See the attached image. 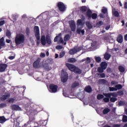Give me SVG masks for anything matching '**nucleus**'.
Instances as JSON below:
<instances>
[{"mask_svg":"<svg viewBox=\"0 0 127 127\" xmlns=\"http://www.w3.org/2000/svg\"><path fill=\"white\" fill-rule=\"evenodd\" d=\"M24 41H25V36H24V35L19 33L16 35L15 43L16 45L22 44V43H24Z\"/></svg>","mask_w":127,"mask_h":127,"instance_id":"nucleus-1","label":"nucleus"},{"mask_svg":"<svg viewBox=\"0 0 127 127\" xmlns=\"http://www.w3.org/2000/svg\"><path fill=\"white\" fill-rule=\"evenodd\" d=\"M34 30L35 32V36L38 40V41H39L40 40V34L39 33V27L38 26H35L34 27Z\"/></svg>","mask_w":127,"mask_h":127,"instance_id":"nucleus-2","label":"nucleus"},{"mask_svg":"<svg viewBox=\"0 0 127 127\" xmlns=\"http://www.w3.org/2000/svg\"><path fill=\"white\" fill-rule=\"evenodd\" d=\"M57 6L60 11H65V10L66 9V6H65L64 3L62 2H59Z\"/></svg>","mask_w":127,"mask_h":127,"instance_id":"nucleus-3","label":"nucleus"},{"mask_svg":"<svg viewBox=\"0 0 127 127\" xmlns=\"http://www.w3.org/2000/svg\"><path fill=\"white\" fill-rule=\"evenodd\" d=\"M50 90H51V93H56L57 90H58V86L51 84H50Z\"/></svg>","mask_w":127,"mask_h":127,"instance_id":"nucleus-4","label":"nucleus"},{"mask_svg":"<svg viewBox=\"0 0 127 127\" xmlns=\"http://www.w3.org/2000/svg\"><path fill=\"white\" fill-rule=\"evenodd\" d=\"M69 23L71 31H72L73 32H75V31H76V24H75V21H69Z\"/></svg>","mask_w":127,"mask_h":127,"instance_id":"nucleus-5","label":"nucleus"},{"mask_svg":"<svg viewBox=\"0 0 127 127\" xmlns=\"http://www.w3.org/2000/svg\"><path fill=\"white\" fill-rule=\"evenodd\" d=\"M65 66L67 67L68 70H69V71H71V72L74 71V69H75V67L76 66L74 64H72L69 63L65 64Z\"/></svg>","mask_w":127,"mask_h":127,"instance_id":"nucleus-6","label":"nucleus"},{"mask_svg":"<svg viewBox=\"0 0 127 127\" xmlns=\"http://www.w3.org/2000/svg\"><path fill=\"white\" fill-rule=\"evenodd\" d=\"M11 109L12 111H21V108L16 104H13L11 105Z\"/></svg>","mask_w":127,"mask_h":127,"instance_id":"nucleus-7","label":"nucleus"},{"mask_svg":"<svg viewBox=\"0 0 127 127\" xmlns=\"http://www.w3.org/2000/svg\"><path fill=\"white\" fill-rule=\"evenodd\" d=\"M7 67V64H0V72H4Z\"/></svg>","mask_w":127,"mask_h":127,"instance_id":"nucleus-8","label":"nucleus"},{"mask_svg":"<svg viewBox=\"0 0 127 127\" xmlns=\"http://www.w3.org/2000/svg\"><path fill=\"white\" fill-rule=\"evenodd\" d=\"M40 58H38L36 61H35L33 64L34 68H39V63H40Z\"/></svg>","mask_w":127,"mask_h":127,"instance_id":"nucleus-9","label":"nucleus"},{"mask_svg":"<svg viewBox=\"0 0 127 127\" xmlns=\"http://www.w3.org/2000/svg\"><path fill=\"white\" fill-rule=\"evenodd\" d=\"M5 46V42H4V38L2 37L1 39H0V50L2 48V47H4Z\"/></svg>","mask_w":127,"mask_h":127,"instance_id":"nucleus-10","label":"nucleus"},{"mask_svg":"<svg viewBox=\"0 0 127 127\" xmlns=\"http://www.w3.org/2000/svg\"><path fill=\"white\" fill-rule=\"evenodd\" d=\"M75 74H78V75H80V74H82V70L80 68L78 67H76V66H75L73 71Z\"/></svg>","mask_w":127,"mask_h":127,"instance_id":"nucleus-11","label":"nucleus"},{"mask_svg":"<svg viewBox=\"0 0 127 127\" xmlns=\"http://www.w3.org/2000/svg\"><path fill=\"white\" fill-rule=\"evenodd\" d=\"M67 81H68V73L66 72L64 73V76L62 77V82L63 83H66Z\"/></svg>","mask_w":127,"mask_h":127,"instance_id":"nucleus-12","label":"nucleus"},{"mask_svg":"<svg viewBox=\"0 0 127 127\" xmlns=\"http://www.w3.org/2000/svg\"><path fill=\"white\" fill-rule=\"evenodd\" d=\"M41 44L43 45H46V37L45 35H43L41 38Z\"/></svg>","mask_w":127,"mask_h":127,"instance_id":"nucleus-13","label":"nucleus"},{"mask_svg":"<svg viewBox=\"0 0 127 127\" xmlns=\"http://www.w3.org/2000/svg\"><path fill=\"white\" fill-rule=\"evenodd\" d=\"M76 33H77V34H81V35H84V34H85V30H82L81 28H78L76 29Z\"/></svg>","mask_w":127,"mask_h":127,"instance_id":"nucleus-14","label":"nucleus"},{"mask_svg":"<svg viewBox=\"0 0 127 127\" xmlns=\"http://www.w3.org/2000/svg\"><path fill=\"white\" fill-rule=\"evenodd\" d=\"M123 40L124 37H123V35H122L121 34L119 35L117 39V41H118L119 43H123Z\"/></svg>","mask_w":127,"mask_h":127,"instance_id":"nucleus-15","label":"nucleus"},{"mask_svg":"<svg viewBox=\"0 0 127 127\" xmlns=\"http://www.w3.org/2000/svg\"><path fill=\"white\" fill-rule=\"evenodd\" d=\"M46 42H47V43L49 44V45H50V44L52 43V42H51V39L50 38V36L49 35H46Z\"/></svg>","mask_w":127,"mask_h":127,"instance_id":"nucleus-16","label":"nucleus"},{"mask_svg":"<svg viewBox=\"0 0 127 127\" xmlns=\"http://www.w3.org/2000/svg\"><path fill=\"white\" fill-rule=\"evenodd\" d=\"M10 96V95L8 94L6 95H2L0 96V99L1 101H5V100H6L8 98H9Z\"/></svg>","mask_w":127,"mask_h":127,"instance_id":"nucleus-17","label":"nucleus"},{"mask_svg":"<svg viewBox=\"0 0 127 127\" xmlns=\"http://www.w3.org/2000/svg\"><path fill=\"white\" fill-rule=\"evenodd\" d=\"M84 91L86 92V93H92V87H91L90 86H87L85 87Z\"/></svg>","mask_w":127,"mask_h":127,"instance_id":"nucleus-18","label":"nucleus"},{"mask_svg":"<svg viewBox=\"0 0 127 127\" xmlns=\"http://www.w3.org/2000/svg\"><path fill=\"white\" fill-rule=\"evenodd\" d=\"M101 67H102L104 70H106L107 69V67L108 66V64L105 62H103L100 64Z\"/></svg>","mask_w":127,"mask_h":127,"instance_id":"nucleus-19","label":"nucleus"},{"mask_svg":"<svg viewBox=\"0 0 127 127\" xmlns=\"http://www.w3.org/2000/svg\"><path fill=\"white\" fill-rule=\"evenodd\" d=\"M6 121H7V120L5 119V117H4V116L0 117V124H4V123H5Z\"/></svg>","mask_w":127,"mask_h":127,"instance_id":"nucleus-20","label":"nucleus"},{"mask_svg":"<svg viewBox=\"0 0 127 127\" xmlns=\"http://www.w3.org/2000/svg\"><path fill=\"white\" fill-rule=\"evenodd\" d=\"M111 54L106 53L104 55V58L105 60H110V58H111Z\"/></svg>","mask_w":127,"mask_h":127,"instance_id":"nucleus-21","label":"nucleus"},{"mask_svg":"<svg viewBox=\"0 0 127 127\" xmlns=\"http://www.w3.org/2000/svg\"><path fill=\"white\" fill-rule=\"evenodd\" d=\"M86 25L88 29H92L93 28V25L90 23L89 21L86 22Z\"/></svg>","mask_w":127,"mask_h":127,"instance_id":"nucleus-22","label":"nucleus"},{"mask_svg":"<svg viewBox=\"0 0 127 127\" xmlns=\"http://www.w3.org/2000/svg\"><path fill=\"white\" fill-rule=\"evenodd\" d=\"M76 61L77 60H76V59L74 58H69L67 60V62H68V63H75Z\"/></svg>","mask_w":127,"mask_h":127,"instance_id":"nucleus-23","label":"nucleus"},{"mask_svg":"<svg viewBox=\"0 0 127 127\" xmlns=\"http://www.w3.org/2000/svg\"><path fill=\"white\" fill-rule=\"evenodd\" d=\"M104 25V22L102 21H99V22H97L96 24V27H101L102 25Z\"/></svg>","mask_w":127,"mask_h":127,"instance_id":"nucleus-24","label":"nucleus"},{"mask_svg":"<svg viewBox=\"0 0 127 127\" xmlns=\"http://www.w3.org/2000/svg\"><path fill=\"white\" fill-rule=\"evenodd\" d=\"M80 10L82 12H86V10H88V8L86 6H82L80 8Z\"/></svg>","mask_w":127,"mask_h":127,"instance_id":"nucleus-25","label":"nucleus"},{"mask_svg":"<svg viewBox=\"0 0 127 127\" xmlns=\"http://www.w3.org/2000/svg\"><path fill=\"white\" fill-rule=\"evenodd\" d=\"M92 14V11L90 9H88L86 12L87 17H89V18H91Z\"/></svg>","mask_w":127,"mask_h":127,"instance_id":"nucleus-26","label":"nucleus"},{"mask_svg":"<svg viewBox=\"0 0 127 127\" xmlns=\"http://www.w3.org/2000/svg\"><path fill=\"white\" fill-rule=\"evenodd\" d=\"M69 53L70 55H74V54L77 53V50L75 48L72 49L69 51Z\"/></svg>","mask_w":127,"mask_h":127,"instance_id":"nucleus-27","label":"nucleus"},{"mask_svg":"<svg viewBox=\"0 0 127 127\" xmlns=\"http://www.w3.org/2000/svg\"><path fill=\"white\" fill-rule=\"evenodd\" d=\"M118 69L121 73H124V72L126 71V69L125 68V67L122 65L119 66L118 67Z\"/></svg>","mask_w":127,"mask_h":127,"instance_id":"nucleus-28","label":"nucleus"},{"mask_svg":"<svg viewBox=\"0 0 127 127\" xmlns=\"http://www.w3.org/2000/svg\"><path fill=\"white\" fill-rule=\"evenodd\" d=\"M111 112V109L109 108H105L103 111V114L104 115H107L108 113H110Z\"/></svg>","mask_w":127,"mask_h":127,"instance_id":"nucleus-29","label":"nucleus"},{"mask_svg":"<svg viewBox=\"0 0 127 127\" xmlns=\"http://www.w3.org/2000/svg\"><path fill=\"white\" fill-rule=\"evenodd\" d=\"M99 84H101L102 85H105V84H106V83H107V80H106V79H99L98 81Z\"/></svg>","mask_w":127,"mask_h":127,"instance_id":"nucleus-30","label":"nucleus"},{"mask_svg":"<svg viewBox=\"0 0 127 127\" xmlns=\"http://www.w3.org/2000/svg\"><path fill=\"white\" fill-rule=\"evenodd\" d=\"M78 86H79V82L75 81L73 83H72L71 87L74 89V88H76V87H78Z\"/></svg>","mask_w":127,"mask_h":127,"instance_id":"nucleus-31","label":"nucleus"},{"mask_svg":"<svg viewBox=\"0 0 127 127\" xmlns=\"http://www.w3.org/2000/svg\"><path fill=\"white\" fill-rule=\"evenodd\" d=\"M70 39V35L66 34L64 37V41H68Z\"/></svg>","mask_w":127,"mask_h":127,"instance_id":"nucleus-32","label":"nucleus"},{"mask_svg":"<svg viewBox=\"0 0 127 127\" xmlns=\"http://www.w3.org/2000/svg\"><path fill=\"white\" fill-rule=\"evenodd\" d=\"M97 17H98V14L96 13H93L91 15V18H92V19H97Z\"/></svg>","mask_w":127,"mask_h":127,"instance_id":"nucleus-33","label":"nucleus"},{"mask_svg":"<svg viewBox=\"0 0 127 127\" xmlns=\"http://www.w3.org/2000/svg\"><path fill=\"white\" fill-rule=\"evenodd\" d=\"M115 88L117 89V91L118 90H121V89L123 88V85L122 84H117L115 86Z\"/></svg>","mask_w":127,"mask_h":127,"instance_id":"nucleus-34","label":"nucleus"},{"mask_svg":"<svg viewBox=\"0 0 127 127\" xmlns=\"http://www.w3.org/2000/svg\"><path fill=\"white\" fill-rule=\"evenodd\" d=\"M101 11L102 13L106 14V13H108V9L105 7H103Z\"/></svg>","mask_w":127,"mask_h":127,"instance_id":"nucleus-35","label":"nucleus"},{"mask_svg":"<svg viewBox=\"0 0 127 127\" xmlns=\"http://www.w3.org/2000/svg\"><path fill=\"white\" fill-rule=\"evenodd\" d=\"M6 36H7V37L8 38H10L11 36V32L10 31L7 30L6 32Z\"/></svg>","mask_w":127,"mask_h":127,"instance_id":"nucleus-36","label":"nucleus"},{"mask_svg":"<svg viewBox=\"0 0 127 127\" xmlns=\"http://www.w3.org/2000/svg\"><path fill=\"white\" fill-rule=\"evenodd\" d=\"M95 61L99 63V62H101L102 61V59L100 57H95Z\"/></svg>","mask_w":127,"mask_h":127,"instance_id":"nucleus-37","label":"nucleus"},{"mask_svg":"<svg viewBox=\"0 0 127 127\" xmlns=\"http://www.w3.org/2000/svg\"><path fill=\"white\" fill-rule=\"evenodd\" d=\"M62 34L61 33H60L59 35L56 36L54 40V42H57L58 41V38L61 36Z\"/></svg>","mask_w":127,"mask_h":127,"instance_id":"nucleus-38","label":"nucleus"},{"mask_svg":"<svg viewBox=\"0 0 127 127\" xmlns=\"http://www.w3.org/2000/svg\"><path fill=\"white\" fill-rule=\"evenodd\" d=\"M104 70H105L104 68H103L102 67H99L97 69V71L98 72H99V73H103V72H104Z\"/></svg>","mask_w":127,"mask_h":127,"instance_id":"nucleus-39","label":"nucleus"},{"mask_svg":"<svg viewBox=\"0 0 127 127\" xmlns=\"http://www.w3.org/2000/svg\"><path fill=\"white\" fill-rule=\"evenodd\" d=\"M31 122H32V120L29 119V121L24 125V127H27L29 125H30V124H31Z\"/></svg>","mask_w":127,"mask_h":127,"instance_id":"nucleus-40","label":"nucleus"},{"mask_svg":"<svg viewBox=\"0 0 127 127\" xmlns=\"http://www.w3.org/2000/svg\"><path fill=\"white\" fill-rule=\"evenodd\" d=\"M97 100H102L104 99V95L103 94H98L97 96Z\"/></svg>","mask_w":127,"mask_h":127,"instance_id":"nucleus-41","label":"nucleus"},{"mask_svg":"<svg viewBox=\"0 0 127 127\" xmlns=\"http://www.w3.org/2000/svg\"><path fill=\"white\" fill-rule=\"evenodd\" d=\"M113 14L115 17H119V16H120V13H119V12L117 10L114 12Z\"/></svg>","mask_w":127,"mask_h":127,"instance_id":"nucleus-42","label":"nucleus"},{"mask_svg":"<svg viewBox=\"0 0 127 127\" xmlns=\"http://www.w3.org/2000/svg\"><path fill=\"white\" fill-rule=\"evenodd\" d=\"M118 101V98H116V97H112L110 98V101L112 103H115V102Z\"/></svg>","mask_w":127,"mask_h":127,"instance_id":"nucleus-43","label":"nucleus"},{"mask_svg":"<svg viewBox=\"0 0 127 127\" xmlns=\"http://www.w3.org/2000/svg\"><path fill=\"white\" fill-rule=\"evenodd\" d=\"M77 25H83V22L82 21V20H81V19L77 20Z\"/></svg>","mask_w":127,"mask_h":127,"instance_id":"nucleus-44","label":"nucleus"},{"mask_svg":"<svg viewBox=\"0 0 127 127\" xmlns=\"http://www.w3.org/2000/svg\"><path fill=\"white\" fill-rule=\"evenodd\" d=\"M118 96H123L124 95V91L123 90H119L117 92Z\"/></svg>","mask_w":127,"mask_h":127,"instance_id":"nucleus-45","label":"nucleus"},{"mask_svg":"<svg viewBox=\"0 0 127 127\" xmlns=\"http://www.w3.org/2000/svg\"><path fill=\"white\" fill-rule=\"evenodd\" d=\"M104 96H105V97H106V98H108L109 99H110V98H111V93H105L104 94Z\"/></svg>","mask_w":127,"mask_h":127,"instance_id":"nucleus-46","label":"nucleus"},{"mask_svg":"<svg viewBox=\"0 0 127 127\" xmlns=\"http://www.w3.org/2000/svg\"><path fill=\"white\" fill-rule=\"evenodd\" d=\"M98 75L100 76L101 78H105L106 77V74L104 73H98Z\"/></svg>","mask_w":127,"mask_h":127,"instance_id":"nucleus-47","label":"nucleus"},{"mask_svg":"<svg viewBox=\"0 0 127 127\" xmlns=\"http://www.w3.org/2000/svg\"><path fill=\"white\" fill-rule=\"evenodd\" d=\"M86 61L85 62V63H86V64H89V63H91V59L89 57H87L86 58Z\"/></svg>","mask_w":127,"mask_h":127,"instance_id":"nucleus-48","label":"nucleus"},{"mask_svg":"<svg viewBox=\"0 0 127 127\" xmlns=\"http://www.w3.org/2000/svg\"><path fill=\"white\" fill-rule=\"evenodd\" d=\"M103 101L105 103H109L110 102V98L105 97L103 99Z\"/></svg>","mask_w":127,"mask_h":127,"instance_id":"nucleus-49","label":"nucleus"},{"mask_svg":"<svg viewBox=\"0 0 127 127\" xmlns=\"http://www.w3.org/2000/svg\"><path fill=\"white\" fill-rule=\"evenodd\" d=\"M123 123H127V116H123Z\"/></svg>","mask_w":127,"mask_h":127,"instance_id":"nucleus-50","label":"nucleus"},{"mask_svg":"<svg viewBox=\"0 0 127 127\" xmlns=\"http://www.w3.org/2000/svg\"><path fill=\"white\" fill-rule=\"evenodd\" d=\"M109 91L110 92H114V91H117L116 87H109Z\"/></svg>","mask_w":127,"mask_h":127,"instance_id":"nucleus-51","label":"nucleus"},{"mask_svg":"<svg viewBox=\"0 0 127 127\" xmlns=\"http://www.w3.org/2000/svg\"><path fill=\"white\" fill-rule=\"evenodd\" d=\"M65 55V52H62L60 54V58H62V57H64V56Z\"/></svg>","mask_w":127,"mask_h":127,"instance_id":"nucleus-52","label":"nucleus"},{"mask_svg":"<svg viewBox=\"0 0 127 127\" xmlns=\"http://www.w3.org/2000/svg\"><path fill=\"white\" fill-rule=\"evenodd\" d=\"M6 104L5 103H1L0 104V108L1 109H2V108H4L5 107H6Z\"/></svg>","mask_w":127,"mask_h":127,"instance_id":"nucleus-53","label":"nucleus"},{"mask_svg":"<svg viewBox=\"0 0 127 127\" xmlns=\"http://www.w3.org/2000/svg\"><path fill=\"white\" fill-rule=\"evenodd\" d=\"M14 101H15V100L13 98H11L8 99L9 103H13V102H14Z\"/></svg>","mask_w":127,"mask_h":127,"instance_id":"nucleus-54","label":"nucleus"},{"mask_svg":"<svg viewBox=\"0 0 127 127\" xmlns=\"http://www.w3.org/2000/svg\"><path fill=\"white\" fill-rule=\"evenodd\" d=\"M125 105V102L122 101H121L119 102V106L121 107V106H124Z\"/></svg>","mask_w":127,"mask_h":127,"instance_id":"nucleus-55","label":"nucleus"},{"mask_svg":"<svg viewBox=\"0 0 127 127\" xmlns=\"http://www.w3.org/2000/svg\"><path fill=\"white\" fill-rule=\"evenodd\" d=\"M110 94L112 97H118V94H116L115 93H110Z\"/></svg>","mask_w":127,"mask_h":127,"instance_id":"nucleus-56","label":"nucleus"},{"mask_svg":"<svg viewBox=\"0 0 127 127\" xmlns=\"http://www.w3.org/2000/svg\"><path fill=\"white\" fill-rule=\"evenodd\" d=\"M63 48V47L62 46H57L56 47V49H58V50H60Z\"/></svg>","mask_w":127,"mask_h":127,"instance_id":"nucleus-57","label":"nucleus"},{"mask_svg":"<svg viewBox=\"0 0 127 127\" xmlns=\"http://www.w3.org/2000/svg\"><path fill=\"white\" fill-rule=\"evenodd\" d=\"M109 39V38L108 36H105L103 38V40H104V41H108Z\"/></svg>","mask_w":127,"mask_h":127,"instance_id":"nucleus-58","label":"nucleus"},{"mask_svg":"<svg viewBox=\"0 0 127 127\" xmlns=\"http://www.w3.org/2000/svg\"><path fill=\"white\" fill-rule=\"evenodd\" d=\"M76 52H79L81 51V50H82V47H79L78 48H77L76 49Z\"/></svg>","mask_w":127,"mask_h":127,"instance_id":"nucleus-59","label":"nucleus"},{"mask_svg":"<svg viewBox=\"0 0 127 127\" xmlns=\"http://www.w3.org/2000/svg\"><path fill=\"white\" fill-rule=\"evenodd\" d=\"M4 23H5L4 20L0 21V26H1V25H3Z\"/></svg>","mask_w":127,"mask_h":127,"instance_id":"nucleus-60","label":"nucleus"},{"mask_svg":"<svg viewBox=\"0 0 127 127\" xmlns=\"http://www.w3.org/2000/svg\"><path fill=\"white\" fill-rule=\"evenodd\" d=\"M59 41H60V42L61 43H62V44L64 43V41L63 40V38L62 37H61V38H60Z\"/></svg>","mask_w":127,"mask_h":127,"instance_id":"nucleus-61","label":"nucleus"},{"mask_svg":"<svg viewBox=\"0 0 127 127\" xmlns=\"http://www.w3.org/2000/svg\"><path fill=\"white\" fill-rule=\"evenodd\" d=\"M121 124H115L113 125V127H121Z\"/></svg>","mask_w":127,"mask_h":127,"instance_id":"nucleus-62","label":"nucleus"},{"mask_svg":"<svg viewBox=\"0 0 127 127\" xmlns=\"http://www.w3.org/2000/svg\"><path fill=\"white\" fill-rule=\"evenodd\" d=\"M124 8L127 9V2H125L124 4Z\"/></svg>","mask_w":127,"mask_h":127,"instance_id":"nucleus-63","label":"nucleus"},{"mask_svg":"<svg viewBox=\"0 0 127 127\" xmlns=\"http://www.w3.org/2000/svg\"><path fill=\"white\" fill-rule=\"evenodd\" d=\"M124 39H125V41H127V34L125 35Z\"/></svg>","mask_w":127,"mask_h":127,"instance_id":"nucleus-64","label":"nucleus"}]
</instances>
